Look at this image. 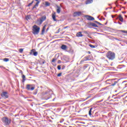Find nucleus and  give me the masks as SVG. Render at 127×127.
Wrapping results in <instances>:
<instances>
[{
	"mask_svg": "<svg viewBox=\"0 0 127 127\" xmlns=\"http://www.w3.org/2000/svg\"><path fill=\"white\" fill-rule=\"evenodd\" d=\"M45 5H46V6H49V5H50V3H49L48 1H46Z\"/></svg>",
	"mask_w": 127,
	"mask_h": 127,
	"instance_id": "24",
	"label": "nucleus"
},
{
	"mask_svg": "<svg viewBox=\"0 0 127 127\" xmlns=\"http://www.w3.org/2000/svg\"><path fill=\"white\" fill-rule=\"evenodd\" d=\"M101 102H103V100H101L98 101V103H101Z\"/></svg>",
	"mask_w": 127,
	"mask_h": 127,
	"instance_id": "44",
	"label": "nucleus"
},
{
	"mask_svg": "<svg viewBox=\"0 0 127 127\" xmlns=\"http://www.w3.org/2000/svg\"><path fill=\"white\" fill-rule=\"evenodd\" d=\"M58 63H61V61H59Z\"/></svg>",
	"mask_w": 127,
	"mask_h": 127,
	"instance_id": "49",
	"label": "nucleus"
},
{
	"mask_svg": "<svg viewBox=\"0 0 127 127\" xmlns=\"http://www.w3.org/2000/svg\"><path fill=\"white\" fill-rule=\"evenodd\" d=\"M93 2V0H87L86 3V4H89V3H92Z\"/></svg>",
	"mask_w": 127,
	"mask_h": 127,
	"instance_id": "19",
	"label": "nucleus"
},
{
	"mask_svg": "<svg viewBox=\"0 0 127 127\" xmlns=\"http://www.w3.org/2000/svg\"><path fill=\"white\" fill-rule=\"evenodd\" d=\"M88 53H89V54H91V52H88Z\"/></svg>",
	"mask_w": 127,
	"mask_h": 127,
	"instance_id": "54",
	"label": "nucleus"
},
{
	"mask_svg": "<svg viewBox=\"0 0 127 127\" xmlns=\"http://www.w3.org/2000/svg\"><path fill=\"white\" fill-rule=\"evenodd\" d=\"M92 110H93V108H91L89 111V115L90 116H92Z\"/></svg>",
	"mask_w": 127,
	"mask_h": 127,
	"instance_id": "22",
	"label": "nucleus"
},
{
	"mask_svg": "<svg viewBox=\"0 0 127 127\" xmlns=\"http://www.w3.org/2000/svg\"><path fill=\"white\" fill-rule=\"evenodd\" d=\"M46 28V25H45L42 29L41 35H43L44 34V32H45V29Z\"/></svg>",
	"mask_w": 127,
	"mask_h": 127,
	"instance_id": "14",
	"label": "nucleus"
},
{
	"mask_svg": "<svg viewBox=\"0 0 127 127\" xmlns=\"http://www.w3.org/2000/svg\"><path fill=\"white\" fill-rule=\"evenodd\" d=\"M61 76H62V72H61V73L58 74V75H57L58 77H61Z\"/></svg>",
	"mask_w": 127,
	"mask_h": 127,
	"instance_id": "30",
	"label": "nucleus"
},
{
	"mask_svg": "<svg viewBox=\"0 0 127 127\" xmlns=\"http://www.w3.org/2000/svg\"><path fill=\"white\" fill-rule=\"evenodd\" d=\"M85 17H86L87 20H95V18L91 16L86 15Z\"/></svg>",
	"mask_w": 127,
	"mask_h": 127,
	"instance_id": "10",
	"label": "nucleus"
},
{
	"mask_svg": "<svg viewBox=\"0 0 127 127\" xmlns=\"http://www.w3.org/2000/svg\"><path fill=\"white\" fill-rule=\"evenodd\" d=\"M106 56L108 58V59H109V60H114V59L116 57L115 53L111 51H109L106 54Z\"/></svg>",
	"mask_w": 127,
	"mask_h": 127,
	"instance_id": "1",
	"label": "nucleus"
},
{
	"mask_svg": "<svg viewBox=\"0 0 127 127\" xmlns=\"http://www.w3.org/2000/svg\"><path fill=\"white\" fill-rule=\"evenodd\" d=\"M118 83V81H114V82L111 83V86H116V84Z\"/></svg>",
	"mask_w": 127,
	"mask_h": 127,
	"instance_id": "23",
	"label": "nucleus"
},
{
	"mask_svg": "<svg viewBox=\"0 0 127 127\" xmlns=\"http://www.w3.org/2000/svg\"><path fill=\"white\" fill-rule=\"evenodd\" d=\"M82 14V12L78 11V12H74L73 13L74 17H76V16H80Z\"/></svg>",
	"mask_w": 127,
	"mask_h": 127,
	"instance_id": "9",
	"label": "nucleus"
},
{
	"mask_svg": "<svg viewBox=\"0 0 127 127\" xmlns=\"http://www.w3.org/2000/svg\"><path fill=\"white\" fill-rule=\"evenodd\" d=\"M1 96L4 99H7L8 98V93H7V92H3L1 94Z\"/></svg>",
	"mask_w": 127,
	"mask_h": 127,
	"instance_id": "7",
	"label": "nucleus"
},
{
	"mask_svg": "<svg viewBox=\"0 0 127 127\" xmlns=\"http://www.w3.org/2000/svg\"><path fill=\"white\" fill-rule=\"evenodd\" d=\"M117 6H118V4H116Z\"/></svg>",
	"mask_w": 127,
	"mask_h": 127,
	"instance_id": "59",
	"label": "nucleus"
},
{
	"mask_svg": "<svg viewBox=\"0 0 127 127\" xmlns=\"http://www.w3.org/2000/svg\"><path fill=\"white\" fill-rule=\"evenodd\" d=\"M126 13V11H123V12H122V13Z\"/></svg>",
	"mask_w": 127,
	"mask_h": 127,
	"instance_id": "48",
	"label": "nucleus"
},
{
	"mask_svg": "<svg viewBox=\"0 0 127 127\" xmlns=\"http://www.w3.org/2000/svg\"><path fill=\"white\" fill-rule=\"evenodd\" d=\"M44 95H47V96H45V99H46V100H49V99H50V98H51V95H50V93L49 92V91H47L46 92H45V93H44Z\"/></svg>",
	"mask_w": 127,
	"mask_h": 127,
	"instance_id": "5",
	"label": "nucleus"
},
{
	"mask_svg": "<svg viewBox=\"0 0 127 127\" xmlns=\"http://www.w3.org/2000/svg\"><path fill=\"white\" fill-rule=\"evenodd\" d=\"M122 9L120 8V10H121Z\"/></svg>",
	"mask_w": 127,
	"mask_h": 127,
	"instance_id": "61",
	"label": "nucleus"
},
{
	"mask_svg": "<svg viewBox=\"0 0 127 127\" xmlns=\"http://www.w3.org/2000/svg\"><path fill=\"white\" fill-rule=\"evenodd\" d=\"M57 12L58 13H60V10L61 9V7L59 6H57Z\"/></svg>",
	"mask_w": 127,
	"mask_h": 127,
	"instance_id": "17",
	"label": "nucleus"
},
{
	"mask_svg": "<svg viewBox=\"0 0 127 127\" xmlns=\"http://www.w3.org/2000/svg\"><path fill=\"white\" fill-rule=\"evenodd\" d=\"M64 28V29H66V28H67V26H66V27H65Z\"/></svg>",
	"mask_w": 127,
	"mask_h": 127,
	"instance_id": "53",
	"label": "nucleus"
},
{
	"mask_svg": "<svg viewBox=\"0 0 127 127\" xmlns=\"http://www.w3.org/2000/svg\"><path fill=\"white\" fill-rule=\"evenodd\" d=\"M118 23H119V24H120V25H122V22H121L120 21L118 22Z\"/></svg>",
	"mask_w": 127,
	"mask_h": 127,
	"instance_id": "43",
	"label": "nucleus"
},
{
	"mask_svg": "<svg viewBox=\"0 0 127 127\" xmlns=\"http://www.w3.org/2000/svg\"><path fill=\"white\" fill-rule=\"evenodd\" d=\"M52 18L54 21H57V20H56V15L55 14H53L52 15Z\"/></svg>",
	"mask_w": 127,
	"mask_h": 127,
	"instance_id": "18",
	"label": "nucleus"
},
{
	"mask_svg": "<svg viewBox=\"0 0 127 127\" xmlns=\"http://www.w3.org/2000/svg\"><path fill=\"white\" fill-rule=\"evenodd\" d=\"M61 48L62 49H63V50H66V49H67V46L65 45H63L61 46Z\"/></svg>",
	"mask_w": 127,
	"mask_h": 127,
	"instance_id": "16",
	"label": "nucleus"
},
{
	"mask_svg": "<svg viewBox=\"0 0 127 127\" xmlns=\"http://www.w3.org/2000/svg\"><path fill=\"white\" fill-rule=\"evenodd\" d=\"M94 22H95V23H97V24H98V23L99 22H98L97 21H95Z\"/></svg>",
	"mask_w": 127,
	"mask_h": 127,
	"instance_id": "46",
	"label": "nucleus"
},
{
	"mask_svg": "<svg viewBox=\"0 0 127 127\" xmlns=\"http://www.w3.org/2000/svg\"><path fill=\"white\" fill-rule=\"evenodd\" d=\"M22 78L23 79L22 82V83H24L25 81V75L24 74H22Z\"/></svg>",
	"mask_w": 127,
	"mask_h": 127,
	"instance_id": "20",
	"label": "nucleus"
},
{
	"mask_svg": "<svg viewBox=\"0 0 127 127\" xmlns=\"http://www.w3.org/2000/svg\"><path fill=\"white\" fill-rule=\"evenodd\" d=\"M39 4V1H37V2L35 4V6H38V4Z\"/></svg>",
	"mask_w": 127,
	"mask_h": 127,
	"instance_id": "31",
	"label": "nucleus"
},
{
	"mask_svg": "<svg viewBox=\"0 0 127 127\" xmlns=\"http://www.w3.org/2000/svg\"><path fill=\"white\" fill-rule=\"evenodd\" d=\"M112 18H114V17H115V16L112 15Z\"/></svg>",
	"mask_w": 127,
	"mask_h": 127,
	"instance_id": "47",
	"label": "nucleus"
},
{
	"mask_svg": "<svg viewBox=\"0 0 127 127\" xmlns=\"http://www.w3.org/2000/svg\"><path fill=\"white\" fill-rule=\"evenodd\" d=\"M87 36H88V37H89V38L92 39V37H91V35H90V34H87Z\"/></svg>",
	"mask_w": 127,
	"mask_h": 127,
	"instance_id": "34",
	"label": "nucleus"
},
{
	"mask_svg": "<svg viewBox=\"0 0 127 127\" xmlns=\"http://www.w3.org/2000/svg\"><path fill=\"white\" fill-rule=\"evenodd\" d=\"M33 8L34 9V8H36V6L34 5Z\"/></svg>",
	"mask_w": 127,
	"mask_h": 127,
	"instance_id": "45",
	"label": "nucleus"
},
{
	"mask_svg": "<svg viewBox=\"0 0 127 127\" xmlns=\"http://www.w3.org/2000/svg\"><path fill=\"white\" fill-rule=\"evenodd\" d=\"M89 46H90V47H91V48H95L96 47L95 46L91 45V44L89 45Z\"/></svg>",
	"mask_w": 127,
	"mask_h": 127,
	"instance_id": "29",
	"label": "nucleus"
},
{
	"mask_svg": "<svg viewBox=\"0 0 127 127\" xmlns=\"http://www.w3.org/2000/svg\"><path fill=\"white\" fill-rule=\"evenodd\" d=\"M0 68H3V66H0Z\"/></svg>",
	"mask_w": 127,
	"mask_h": 127,
	"instance_id": "50",
	"label": "nucleus"
},
{
	"mask_svg": "<svg viewBox=\"0 0 127 127\" xmlns=\"http://www.w3.org/2000/svg\"><path fill=\"white\" fill-rule=\"evenodd\" d=\"M60 32V28H59L57 32L56 33H59Z\"/></svg>",
	"mask_w": 127,
	"mask_h": 127,
	"instance_id": "36",
	"label": "nucleus"
},
{
	"mask_svg": "<svg viewBox=\"0 0 127 127\" xmlns=\"http://www.w3.org/2000/svg\"><path fill=\"white\" fill-rule=\"evenodd\" d=\"M60 123H62V121H60Z\"/></svg>",
	"mask_w": 127,
	"mask_h": 127,
	"instance_id": "58",
	"label": "nucleus"
},
{
	"mask_svg": "<svg viewBox=\"0 0 127 127\" xmlns=\"http://www.w3.org/2000/svg\"><path fill=\"white\" fill-rule=\"evenodd\" d=\"M3 61H5V62H7L9 61V59H7V58H5L3 59Z\"/></svg>",
	"mask_w": 127,
	"mask_h": 127,
	"instance_id": "27",
	"label": "nucleus"
},
{
	"mask_svg": "<svg viewBox=\"0 0 127 127\" xmlns=\"http://www.w3.org/2000/svg\"><path fill=\"white\" fill-rule=\"evenodd\" d=\"M125 17H127V15H125Z\"/></svg>",
	"mask_w": 127,
	"mask_h": 127,
	"instance_id": "56",
	"label": "nucleus"
},
{
	"mask_svg": "<svg viewBox=\"0 0 127 127\" xmlns=\"http://www.w3.org/2000/svg\"><path fill=\"white\" fill-rule=\"evenodd\" d=\"M34 9V8H33V7L32 8V10H33Z\"/></svg>",
	"mask_w": 127,
	"mask_h": 127,
	"instance_id": "51",
	"label": "nucleus"
},
{
	"mask_svg": "<svg viewBox=\"0 0 127 127\" xmlns=\"http://www.w3.org/2000/svg\"><path fill=\"white\" fill-rule=\"evenodd\" d=\"M36 0V1H38V0Z\"/></svg>",
	"mask_w": 127,
	"mask_h": 127,
	"instance_id": "55",
	"label": "nucleus"
},
{
	"mask_svg": "<svg viewBox=\"0 0 127 127\" xmlns=\"http://www.w3.org/2000/svg\"><path fill=\"white\" fill-rule=\"evenodd\" d=\"M110 8H112V7H110Z\"/></svg>",
	"mask_w": 127,
	"mask_h": 127,
	"instance_id": "63",
	"label": "nucleus"
},
{
	"mask_svg": "<svg viewBox=\"0 0 127 127\" xmlns=\"http://www.w3.org/2000/svg\"><path fill=\"white\" fill-rule=\"evenodd\" d=\"M46 19V15H44L42 16L41 19L40 20V24H42V22H43V21H44V20H45Z\"/></svg>",
	"mask_w": 127,
	"mask_h": 127,
	"instance_id": "11",
	"label": "nucleus"
},
{
	"mask_svg": "<svg viewBox=\"0 0 127 127\" xmlns=\"http://www.w3.org/2000/svg\"><path fill=\"white\" fill-rule=\"evenodd\" d=\"M89 25H91V26H93V27H99V26L98 25L93 22L90 23Z\"/></svg>",
	"mask_w": 127,
	"mask_h": 127,
	"instance_id": "13",
	"label": "nucleus"
},
{
	"mask_svg": "<svg viewBox=\"0 0 127 127\" xmlns=\"http://www.w3.org/2000/svg\"><path fill=\"white\" fill-rule=\"evenodd\" d=\"M41 64H45V63H46V62L45 61V60H42L41 61Z\"/></svg>",
	"mask_w": 127,
	"mask_h": 127,
	"instance_id": "26",
	"label": "nucleus"
},
{
	"mask_svg": "<svg viewBox=\"0 0 127 127\" xmlns=\"http://www.w3.org/2000/svg\"><path fill=\"white\" fill-rule=\"evenodd\" d=\"M31 18V17H30V15H27L26 16V20H28V19H30Z\"/></svg>",
	"mask_w": 127,
	"mask_h": 127,
	"instance_id": "25",
	"label": "nucleus"
},
{
	"mask_svg": "<svg viewBox=\"0 0 127 127\" xmlns=\"http://www.w3.org/2000/svg\"><path fill=\"white\" fill-rule=\"evenodd\" d=\"M19 52H20V53H22V52H23V49H20L19 50Z\"/></svg>",
	"mask_w": 127,
	"mask_h": 127,
	"instance_id": "28",
	"label": "nucleus"
},
{
	"mask_svg": "<svg viewBox=\"0 0 127 127\" xmlns=\"http://www.w3.org/2000/svg\"><path fill=\"white\" fill-rule=\"evenodd\" d=\"M124 33H127V31H122Z\"/></svg>",
	"mask_w": 127,
	"mask_h": 127,
	"instance_id": "39",
	"label": "nucleus"
},
{
	"mask_svg": "<svg viewBox=\"0 0 127 127\" xmlns=\"http://www.w3.org/2000/svg\"><path fill=\"white\" fill-rule=\"evenodd\" d=\"M116 79H108L106 80V82H109V81H111L112 84L114 83V82H116Z\"/></svg>",
	"mask_w": 127,
	"mask_h": 127,
	"instance_id": "21",
	"label": "nucleus"
},
{
	"mask_svg": "<svg viewBox=\"0 0 127 127\" xmlns=\"http://www.w3.org/2000/svg\"><path fill=\"white\" fill-rule=\"evenodd\" d=\"M34 1H32V2L30 3L28 5V6H30V5H32V3H33Z\"/></svg>",
	"mask_w": 127,
	"mask_h": 127,
	"instance_id": "33",
	"label": "nucleus"
},
{
	"mask_svg": "<svg viewBox=\"0 0 127 127\" xmlns=\"http://www.w3.org/2000/svg\"><path fill=\"white\" fill-rule=\"evenodd\" d=\"M57 67H58V70H61V65H58Z\"/></svg>",
	"mask_w": 127,
	"mask_h": 127,
	"instance_id": "32",
	"label": "nucleus"
},
{
	"mask_svg": "<svg viewBox=\"0 0 127 127\" xmlns=\"http://www.w3.org/2000/svg\"><path fill=\"white\" fill-rule=\"evenodd\" d=\"M97 24H99V25H102V23H101L99 22H98V23H97Z\"/></svg>",
	"mask_w": 127,
	"mask_h": 127,
	"instance_id": "42",
	"label": "nucleus"
},
{
	"mask_svg": "<svg viewBox=\"0 0 127 127\" xmlns=\"http://www.w3.org/2000/svg\"><path fill=\"white\" fill-rule=\"evenodd\" d=\"M20 73H21V74L22 75H23V72H22V70H20Z\"/></svg>",
	"mask_w": 127,
	"mask_h": 127,
	"instance_id": "41",
	"label": "nucleus"
},
{
	"mask_svg": "<svg viewBox=\"0 0 127 127\" xmlns=\"http://www.w3.org/2000/svg\"><path fill=\"white\" fill-rule=\"evenodd\" d=\"M90 96L87 97L84 100V101H86V100H88L89 98H90Z\"/></svg>",
	"mask_w": 127,
	"mask_h": 127,
	"instance_id": "40",
	"label": "nucleus"
},
{
	"mask_svg": "<svg viewBox=\"0 0 127 127\" xmlns=\"http://www.w3.org/2000/svg\"><path fill=\"white\" fill-rule=\"evenodd\" d=\"M65 69V65H63L62 67V69L63 70Z\"/></svg>",
	"mask_w": 127,
	"mask_h": 127,
	"instance_id": "37",
	"label": "nucleus"
},
{
	"mask_svg": "<svg viewBox=\"0 0 127 127\" xmlns=\"http://www.w3.org/2000/svg\"><path fill=\"white\" fill-rule=\"evenodd\" d=\"M76 36L77 37H83V34H82V32H78L76 34Z\"/></svg>",
	"mask_w": 127,
	"mask_h": 127,
	"instance_id": "15",
	"label": "nucleus"
},
{
	"mask_svg": "<svg viewBox=\"0 0 127 127\" xmlns=\"http://www.w3.org/2000/svg\"><path fill=\"white\" fill-rule=\"evenodd\" d=\"M118 18L121 22L124 21V18H123V16H122L121 14H120L118 17H117V19H118Z\"/></svg>",
	"mask_w": 127,
	"mask_h": 127,
	"instance_id": "12",
	"label": "nucleus"
},
{
	"mask_svg": "<svg viewBox=\"0 0 127 127\" xmlns=\"http://www.w3.org/2000/svg\"><path fill=\"white\" fill-rule=\"evenodd\" d=\"M84 32L85 34H87V35H88L89 34V33H88V32H87V31H85Z\"/></svg>",
	"mask_w": 127,
	"mask_h": 127,
	"instance_id": "38",
	"label": "nucleus"
},
{
	"mask_svg": "<svg viewBox=\"0 0 127 127\" xmlns=\"http://www.w3.org/2000/svg\"><path fill=\"white\" fill-rule=\"evenodd\" d=\"M106 9H108V8H106Z\"/></svg>",
	"mask_w": 127,
	"mask_h": 127,
	"instance_id": "60",
	"label": "nucleus"
},
{
	"mask_svg": "<svg viewBox=\"0 0 127 127\" xmlns=\"http://www.w3.org/2000/svg\"><path fill=\"white\" fill-rule=\"evenodd\" d=\"M64 33V32H63L62 34H63Z\"/></svg>",
	"mask_w": 127,
	"mask_h": 127,
	"instance_id": "57",
	"label": "nucleus"
},
{
	"mask_svg": "<svg viewBox=\"0 0 127 127\" xmlns=\"http://www.w3.org/2000/svg\"><path fill=\"white\" fill-rule=\"evenodd\" d=\"M55 61H56V59H53L52 62H55Z\"/></svg>",
	"mask_w": 127,
	"mask_h": 127,
	"instance_id": "35",
	"label": "nucleus"
},
{
	"mask_svg": "<svg viewBox=\"0 0 127 127\" xmlns=\"http://www.w3.org/2000/svg\"><path fill=\"white\" fill-rule=\"evenodd\" d=\"M48 30V28L47 29V30Z\"/></svg>",
	"mask_w": 127,
	"mask_h": 127,
	"instance_id": "62",
	"label": "nucleus"
},
{
	"mask_svg": "<svg viewBox=\"0 0 127 127\" xmlns=\"http://www.w3.org/2000/svg\"><path fill=\"white\" fill-rule=\"evenodd\" d=\"M40 30V28L37 26L36 25H35L33 26V34H35V35L38 34V33H39Z\"/></svg>",
	"mask_w": 127,
	"mask_h": 127,
	"instance_id": "3",
	"label": "nucleus"
},
{
	"mask_svg": "<svg viewBox=\"0 0 127 127\" xmlns=\"http://www.w3.org/2000/svg\"><path fill=\"white\" fill-rule=\"evenodd\" d=\"M2 121L6 126H8V125L11 123V120L10 119H8L7 117H3L2 118Z\"/></svg>",
	"mask_w": 127,
	"mask_h": 127,
	"instance_id": "2",
	"label": "nucleus"
},
{
	"mask_svg": "<svg viewBox=\"0 0 127 127\" xmlns=\"http://www.w3.org/2000/svg\"><path fill=\"white\" fill-rule=\"evenodd\" d=\"M91 57L90 56H88L86 57H85L81 61H80V63H83V62H85V61H88L89 60H91V58H90Z\"/></svg>",
	"mask_w": 127,
	"mask_h": 127,
	"instance_id": "6",
	"label": "nucleus"
},
{
	"mask_svg": "<svg viewBox=\"0 0 127 127\" xmlns=\"http://www.w3.org/2000/svg\"><path fill=\"white\" fill-rule=\"evenodd\" d=\"M126 3H127V2H124V4H126Z\"/></svg>",
	"mask_w": 127,
	"mask_h": 127,
	"instance_id": "52",
	"label": "nucleus"
},
{
	"mask_svg": "<svg viewBox=\"0 0 127 127\" xmlns=\"http://www.w3.org/2000/svg\"><path fill=\"white\" fill-rule=\"evenodd\" d=\"M30 55H34V56H36L37 55H38V52H36L34 49H32L30 52Z\"/></svg>",
	"mask_w": 127,
	"mask_h": 127,
	"instance_id": "8",
	"label": "nucleus"
},
{
	"mask_svg": "<svg viewBox=\"0 0 127 127\" xmlns=\"http://www.w3.org/2000/svg\"><path fill=\"white\" fill-rule=\"evenodd\" d=\"M26 89L28 91H33L35 89V85L32 84H27Z\"/></svg>",
	"mask_w": 127,
	"mask_h": 127,
	"instance_id": "4",
	"label": "nucleus"
}]
</instances>
